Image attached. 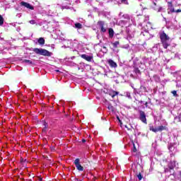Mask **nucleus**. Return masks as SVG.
<instances>
[{"label":"nucleus","mask_w":181,"mask_h":181,"mask_svg":"<svg viewBox=\"0 0 181 181\" xmlns=\"http://www.w3.org/2000/svg\"><path fill=\"white\" fill-rule=\"evenodd\" d=\"M47 128L48 127H43L42 132H47Z\"/></svg>","instance_id":"de8ad7c7"},{"label":"nucleus","mask_w":181,"mask_h":181,"mask_svg":"<svg viewBox=\"0 0 181 181\" xmlns=\"http://www.w3.org/2000/svg\"><path fill=\"white\" fill-rule=\"evenodd\" d=\"M126 97H127V98H129V100L132 98V97L131 96V93L129 92L126 93Z\"/></svg>","instance_id":"ea45409f"},{"label":"nucleus","mask_w":181,"mask_h":181,"mask_svg":"<svg viewBox=\"0 0 181 181\" xmlns=\"http://www.w3.org/2000/svg\"><path fill=\"white\" fill-rule=\"evenodd\" d=\"M108 15H110V12H107V11L103 12L104 16H108Z\"/></svg>","instance_id":"c03bdc74"},{"label":"nucleus","mask_w":181,"mask_h":181,"mask_svg":"<svg viewBox=\"0 0 181 181\" xmlns=\"http://www.w3.org/2000/svg\"><path fill=\"white\" fill-rule=\"evenodd\" d=\"M122 4H124V5H129V3H128V0H120Z\"/></svg>","instance_id":"a19ab883"},{"label":"nucleus","mask_w":181,"mask_h":181,"mask_svg":"<svg viewBox=\"0 0 181 181\" xmlns=\"http://www.w3.org/2000/svg\"><path fill=\"white\" fill-rule=\"evenodd\" d=\"M2 25H4V17L0 14V26H2Z\"/></svg>","instance_id":"e433bc0d"},{"label":"nucleus","mask_w":181,"mask_h":181,"mask_svg":"<svg viewBox=\"0 0 181 181\" xmlns=\"http://www.w3.org/2000/svg\"><path fill=\"white\" fill-rule=\"evenodd\" d=\"M67 45H64V47H69L72 50V52H76L78 54V52L80 50H83V45L81 43H78V41L74 40H67L66 41Z\"/></svg>","instance_id":"f257e3e1"},{"label":"nucleus","mask_w":181,"mask_h":181,"mask_svg":"<svg viewBox=\"0 0 181 181\" xmlns=\"http://www.w3.org/2000/svg\"><path fill=\"white\" fill-rule=\"evenodd\" d=\"M86 142H87V140H86V139H82V143L86 144Z\"/></svg>","instance_id":"13d9d810"},{"label":"nucleus","mask_w":181,"mask_h":181,"mask_svg":"<svg viewBox=\"0 0 181 181\" xmlns=\"http://www.w3.org/2000/svg\"><path fill=\"white\" fill-rule=\"evenodd\" d=\"M77 170H79L80 172H83L84 170V168L81 165L80 163V158H76L74 162Z\"/></svg>","instance_id":"6e6552de"},{"label":"nucleus","mask_w":181,"mask_h":181,"mask_svg":"<svg viewBox=\"0 0 181 181\" xmlns=\"http://www.w3.org/2000/svg\"><path fill=\"white\" fill-rule=\"evenodd\" d=\"M122 18H124L125 19L124 21H127V23L131 21V16L129 14H123Z\"/></svg>","instance_id":"393cba45"},{"label":"nucleus","mask_w":181,"mask_h":181,"mask_svg":"<svg viewBox=\"0 0 181 181\" xmlns=\"http://www.w3.org/2000/svg\"><path fill=\"white\" fill-rule=\"evenodd\" d=\"M122 15H124V13L122 12H120L119 13V17L120 18V19H121V18H122Z\"/></svg>","instance_id":"3c124183"},{"label":"nucleus","mask_w":181,"mask_h":181,"mask_svg":"<svg viewBox=\"0 0 181 181\" xmlns=\"http://www.w3.org/2000/svg\"><path fill=\"white\" fill-rule=\"evenodd\" d=\"M153 78L156 83H159V81H160V78L158 75H154Z\"/></svg>","instance_id":"c85d7f7f"},{"label":"nucleus","mask_w":181,"mask_h":181,"mask_svg":"<svg viewBox=\"0 0 181 181\" xmlns=\"http://www.w3.org/2000/svg\"><path fill=\"white\" fill-rule=\"evenodd\" d=\"M128 23V21L125 20H120L119 22H117V25L119 26H125Z\"/></svg>","instance_id":"aec40b11"},{"label":"nucleus","mask_w":181,"mask_h":181,"mask_svg":"<svg viewBox=\"0 0 181 181\" xmlns=\"http://www.w3.org/2000/svg\"><path fill=\"white\" fill-rule=\"evenodd\" d=\"M172 180H180L181 181V171L176 175V173H173V177H171Z\"/></svg>","instance_id":"f8f14e48"},{"label":"nucleus","mask_w":181,"mask_h":181,"mask_svg":"<svg viewBox=\"0 0 181 181\" xmlns=\"http://www.w3.org/2000/svg\"><path fill=\"white\" fill-rule=\"evenodd\" d=\"M47 15H48V16H54L55 13L54 12H52L51 10H49L48 11Z\"/></svg>","instance_id":"c9c22d12"},{"label":"nucleus","mask_w":181,"mask_h":181,"mask_svg":"<svg viewBox=\"0 0 181 181\" xmlns=\"http://www.w3.org/2000/svg\"><path fill=\"white\" fill-rule=\"evenodd\" d=\"M139 104H144V101L143 100H137Z\"/></svg>","instance_id":"bf43d9fd"},{"label":"nucleus","mask_w":181,"mask_h":181,"mask_svg":"<svg viewBox=\"0 0 181 181\" xmlns=\"http://www.w3.org/2000/svg\"><path fill=\"white\" fill-rule=\"evenodd\" d=\"M175 12L176 13H179L180 12H181V9H177V10H175Z\"/></svg>","instance_id":"864d4df0"},{"label":"nucleus","mask_w":181,"mask_h":181,"mask_svg":"<svg viewBox=\"0 0 181 181\" xmlns=\"http://www.w3.org/2000/svg\"><path fill=\"white\" fill-rule=\"evenodd\" d=\"M98 26L100 30L101 33H105L108 29V25L105 21H100L98 22Z\"/></svg>","instance_id":"423d86ee"},{"label":"nucleus","mask_w":181,"mask_h":181,"mask_svg":"<svg viewBox=\"0 0 181 181\" xmlns=\"http://www.w3.org/2000/svg\"><path fill=\"white\" fill-rule=\"evenodd\" d=\"M69 60L70 58L60 59V63H62V64H65L66 66H72L73 67H76L78 70L83 71L86 64L81 62L78 64Z\"/></svg>","instance_id":"f03ea898"},{"label":"nucleus","mask_w":181,"mask_h":181,"mask_svg":"<svg viewBox=\"0 0 181 181\" xmlns=\"http://www.w3.org/2000/svg\"><path fill=\"white\" fill-rule=\"evenodd\" d=\"M59 103H60L61 105H62V107H64V100H62L59 101Z\"/></svg>","instance_id":"49530a36"},{"label":"nucleus","mask_w":181,"mask_h":181,"mask_svg":"<svg viewBox=\"0 0 181 181\" xmlns=\"http://www.w3.org/2000/svg\"><path fill=\"white\" fill-rule=\"evenodd\" d=\"M168 129V127H166V126H158L157 127V132H162V131H165Z\"/></svg>","instance_id":"5701e85b"},{"label":"nucleus","mask_w":181,"mask_h":181,"mask_svg":"<svg viewBox=\"0 0 181 181\" xmlns=\"http://www.w3.org/2000/svg\"><path fill=\"white\" fill-rule=\"evenodd\" d=\"M130 86L132 87V88H133V93H134L135 89H136V88L134 87V83H130Z\"/></svg>","instance_id":"37998d69"},{"label":"nucleus","mask_w":181,"mask_h":181,"mask_svg":"<svg viewBox=\"0 0 181 181\" xmlns=\"http://www.w3.org/2000/svg\"><path fill=\"white\" fill-rule=\"evenodd\" d=\"M149 129H150V131H152L153 132H158V129H157V127L155 128V127H153V126H152V125L149 127Z\"/></svg>","instance_id":"f704fd0d"},{"label":"nucleus","mask_w":181,"mask_h":181,"mask_svg":"<svg viewBox=\"0 0 181 181\" xmlns=\"http://www.w3.org/2000/svg\"><path fill=\"white\" fill-rule=\"evenodd\" d=\"M20 5L21 6H24V8H27V9H30V11H33V9H35V7L28 2L21 1Z\"/></svg>","instance_id":"1a4fd4ad"},{"label":"nucleus","mask_w":181,"mask_h":181,"mask_svg":"<svg viewBox=\"0 0 181 181\" xmlns=\"http://www.w3.org/2000/svg\"><path fill=\"white\" fill-rule=\"evenodd\" d=\"M109 37L112 38L114 37V29L109 28L108 29Z\"/></svg>","instance_id":"bb28decb"},{"label":"nucleus","mask_w":181,"mask_h":181,"mask_svg":"<svg viewBox=\"0 0 181 181\" xmlns=\"http://www.w3.org/2000/svg\"><path fill=\"white\" fill-rule=\"evenodd\" d=\"M81 57H82V59H84L85 60H86V62H91V56L83 54L81 55Z\"/></svg>","instance_id":"2eb2a0df"},{"label":"nucleus","mask_w":181,"mask_h":181,"mask_svg":"<svg viewBox=\"0 0 181 181\" xmlns=\"http://www.w3.org/2000/svg\"><path fill=\"white\" fill-rule=\"evenodd\" d=\"M75 28L76 29H81V28H83V25L80 23H75Z\"/></svg>","instance_id":"2f4dec72"},{"label":"nucleus","mask_w":181,"mask_h":181,"mask_svg":"<svg viewBox=\"0 0 181 181\" xmlns=\"http://www.w3.org/2000/svg\"><path fill=\"white\" fill-rule=\"evenodd\" d=\"M42 124L44 127L49 128V124L46 122V120H42Z\"/></svg>","instance_id":"72a5a7b5"},{"label":"nucleus","mask_w":181,"mask_h":181,"mask_svg":"<svg viewBox=\"0 0 181 181\" xmlns=\"http://www.w3.org/2000/svg\"><path fill=\"white\" fill-rule=\"evenodd\" d=\"M107 63L110 67H113L114 69H116L117 66L115 62H114L112 59H108Z\"/></svg>","instance_id":"ddd939ff"},{"label":"nucleus","mask_w":181,"mask_h":181,"mask_svg":"<svg viewBox=\"0 0 181 181\" xmlns=\"http://www.w3.org/2000/svg\"><path fill=\"white\" fill-rule=\"evenodd\" d=\"M137 177H138L139 180H142V178L144 177V176H142V174H141V173H139L137 175Z\"/></svg>","instance_id":"58836bf2"},{"label":"nucleus","mask_w":181,"mask_h":181,"mask_svg":"<svg viewBox=\"0 0 181 181\" xmlns=\"http://www.w3.org/2000/svg\"><path fill=\"white\" fill-rule=\"evenodd\" d=\"M178 119H179L180 121H181V112L180 113V115H179V116H178Z\"/></svg>","instance_id":"680f3d73"},{"label":"nucleus","mask_w":181,"mask_h":181,"mask_svg":"<svg viewBox=\"0 0 181 181\" xmlns=\"http://www.w3.org/2000/svg\"><path fill=\"white\" fill-rule=\"evenodd\" d=\"M53 33H54V35H56L57 38L59 37V36H62V31H60V30H59V29H55L53 31Z\"/></svg>","instance_id":"412c9836"},{"label":"nucleus","mask_w":181,"mask_h":181,"mask_svg":"<svg viewBox=\"0 0 181 181\" xmlns=\"http://www.w3.org/2000/svg\"><path fill=\"white\" fill-rule=\"evenodd\" d=\"M168 168H170V169H172L173 170L175 169V168H176V161L173 160L171 161L170 163H169L168 164Z\"/></svg>","instance_id":"4468645a"},{"label":"nucleus","mask_w":181,"mask_h":181,"mask_svg":"<svg viewBox=\"0 0 181 181\" xmlns=\"http://www.w3.org/2000/svg\"><path fill=\"white\" fill-rule=\"evenodd\" d=\"M112 45L115 49H117V47H118L119 45V41H115V42H112Z\"/></svg>","instance_id":"7c9ffc66"},{"label":"nucleus","mask_w":181,"mask_h":181,"mask_svg":"<svg viewBox=\"0 0 181 181\" xmlns=\"http://www.w3.org/2000/svg\"><path fill=\"white\" fill-rule=\"evenodd\" d=\"M130 19H131L132 22L134 24V22H135V19H134V18H131Z\"/></svg>","instance_id":"e2e57ef3"},{"label":"nucleus","mask_w":181,"mask_h":181,"mask_svg":"<svg viewBox=\"0 0 181 181\" xmlns=\"http://www.w3.org/2000/svg\"><path fill=\"white\" fill-rule=\"evenodd\" d=\"M133 37H134V36H132L131 35H127V39H132Z\"/></svg>","instance_id":"8fccbe9b"},{"label":"nucleus","mask_w":181,"mask_h":181,"mask_svg":"<svg viewBox=\"0 0 181 181\" xmlns=\"http://www.w3.org/2000/svg\"><path fill=\"white\" fill-rule=\"evenodd\" d=\"M148 104H149L148 102H145L144 103V105L146 108H148Z\"/></svg>","instance_id":"6e6d98bb"},{"label":"nucleus","mask_w":181,"mask_h":181,"mask_svg":"<svg viewBox=\"0 0 181 181\" xmlns=\"http://www.w3.org/2000/svg\"><path fill=\"white\" fill-rule=\"evenodd\" d=\"M173 148V146H169V147H168L169 151H172V148Z\"/></svg>","instance_id":"774afa93"},{"label":"nucleus","mask_w":181,"mask_h":181,"mask_svg":"<svg viewBox=\"0 0 181 181\" xmlns=\"http://www.w3.org/2000/svg\"><path fill=\"white\" fill-rule=\"evenodd\" d=\"M107 110H110V111H112V112H114L115 111V108L110 103H107Z\"/></svg>","instance_id":"a878e982"},{"label":"nucleus","mask_w":181,"mask_h":181,"mask_svg":"<svg viewBox=\"0 0 181 181\" xmlns=\"http://www.w3.org/2000/svg\"><path fill=\"white\" fill-rule=\"evenodd\" d=\"M165 173H167L168 175V177H170L172 179V177H173V172H175L174 170L170 169V168H166L164 170Z\"/></svg>","instance_id":"9b49d317"},{"label":"nucleus","mask_w":181,"mask_h":181,"mask_svg":"<svg viewBox=\"0 0 181 181\" xmlns=\"http://www.w3.org/2000/svg\"><path fill=\"white\" fill-rule=\"evenodd\" d=\"M160 47V44H156V45L153 47V49H155V48L158 49V47Z\"/></svg>","instance_id":"a18cd8bd"},{"label":"nucleus","mask_w":181,"mask_h":181,"mask_svg":"<svg viewBox=\"0 0 181 181\" xmlns=\"http://www.w3.org/2000/svg\"><path fill=\"white\" fill-rule=\"evenodd\" d=\"M163 20L165 21L166 25H168V23H169V21H168L166 20V18L163 17Z\"/></svg>","instance_id":"603ef678"},{"label":"nucleus","mask_w":181,"mask_h":181,"mask_svg":"<svg viewBox=\"0 0 181 181\" xmlns=\"http://www.w3.org/2000/svg\"><path fill=\"white\" fill-rule=\"evenodd\" d=\"M57 5L58 8H61V9H62V11H63V9H71V8H73V7H70V6H67V5L66 6H62L59 4H57Z\"/></svg>","instance_id":"b1692460"},{"label":"nucleus","mask_w":181,"mask_h":181,"mask_svg":"<svg viewBox=\"0 0 181 181\" xmlns=\"http://www.w3.org/2000/svg\"><path fill=\"white\" fill-rule=\"evenodd\" d=\"M22 63H25V64H28V66H33L35 64V62H32L29 59H24L23 60Z\"/></svg>","instance_id":"4be33fe9"},{"label":"nucleus","mask_w":181,"mask_h":181,"mask_svg":"<svg viewBox=\"0 0 181 181\" xmlns=\"http://www.w3.org/2000/svg\"><path fill=\"white\" fill-rule=\"evenodd\" d=\"M26 160H24L23 158H21V163H23V162H25Z\"/></svg>","instance_id":"4d7b16f0"},{"label":"nucleus","mask_w":181,"mask_h":181,"mask_svg":"<svg viewBox=\"0 0 181 181\" xmlns=\"http://www.w3.org/2000/svg\"><path fill=\"white\" fill-rule=\"evenodd\" d=\"M94 11H95V12H98V8H94Z\"/></svg>","instance_id":"338daca9"},{"label":"nucleus","mask_w":181,"mask_h":181,"mask_svg":"<svg viewBox=\"0 0 181 181\" xmlns=\"http://www.w3.org/2000/svg\"><path fill=\"white\" fill-rule=\"evenodd\" d=\"M171 93H173V97H179V95L176 90H173Z\"/></svg>","instance_id":"4c0bfd02"},{"label":"nucleus","mask_w":181,"mask_h":181,"mask_svg":"<svg viewBox=\"0 0 181 181\" xmlns=\"http://www.w3.org/2000/svg\"><path fill=\"white\" fill-rule=\"evenodd\" d=\"M16 16H17V18H21V16H22V14L18 13V14L16 15Z\"/></svg>","instance_id":"052dcab7"},{"label":"nucleus","mask_w":181,"mask_h":181,"mask_svg":"<svg viewBox=\"0 0 181 181\" xmlns=\"http://www.w3.org/2000/svg\"><path fill=\"white\" fill-rule=\"evenodd\" d=\"M15 9L16 11H21V9L22 8H21V6H18V7H15Z\"/></svg>","instance_id":"09e8293b"},{"label":"nucleus","mask_w":181,"mask_h":181,"mask_svg":"<svg viewBox=\"0 0 181 181\" xmlns=\"http://www.w3.org/2000/svg\"><path fill=\"white\" fill-rule=\"evenodd\" d=\"M33 52L36 53V54H40V56H47L48 57H50L53 54V53L43 48H34L33 49Z\"/></svg>","instance_id":"39448f33"},{"label":"nucleus","mask_w":181,"mask_h":181,"mask_svg":"<svg viewBox=\"0 0 181 181\" xmlns=\"http://www.w3.org/2000/svg\"><path fill=\"white\" fill-rule=\"evenodd\" d=\"M134 71L135 74H136L137 76H141V71L139 70V68H134Z\"/></svg>","instance_id":"cd10ccee"},{"label":"nucleus","mask_w":181,"mask_h":181,"mask_svg":"<svg viewBox=\"0 0 181 181\" xmlns=\"http://www.w3.org/2000/svg\"><path fill=\"white\" fill-rule=\"evenodd\" d=\"M84 70H86V71H90V70H91V65L85 64Z\"/></svg>","instance_id":"473e14b6"},{"label":"nucleus","mask_w":181,"mask_h":181,"mask_svg":"<svg viewBox=\"0 0 181 181\" xmlns=\"http://www.w3.org/2000/svg\"><path fill=\"white\" fill-rule=\"evenodd\" d=\"M152 91V89L149 87L145 86V81H140V88L137 89H134V94L136 95H146V93Z\"/></svg>","instance_id":"7ed1b4c3"},{"label":"nucleus","mask_w":181,"mask_h":181,"mask_svg":"<svg viewBox=\"0 0 181 181\" xmlns=\"http://www.w3.org/2000/svg\"><path fill=\"white\" fill-rule=\"evenodd\" d=\"M139 119L143 122V124H148L146 122V115L145 114V112L143 110H139Z\"/></svg>","instance_id":"0eeeda50"},{"label":"nucleus","mask_w":181,"mask_h":181,"mask_svg":"<svg viewBox=\"0 0 181 181\" xmlns=\"http://www.w3.org/2000/svg\"><path fill=\"white\" fill-rule=\"evenodd\" d=\"M141 35L144 36L147 40L149 39V37H151V34H149V32L148 30L141 32Z\"/></svg>","instance_id":"dca6fc26"},{"label":"nucleus","mask_w":181,"mask_h":181,"mask_svg":"<svg viewBox=\"0 0 181 181\" xmlns=\"http://www.w3.org/2000/svg\"><path fill=\"white\" fill-rule=\"evenodd\" d=\"M133 152H136V148L135 146L134 147Z\"/></svg>","instance_id":"69168bd1"},{"label":"nucleus","mask_w":181,"mask_h":181,"mask_svg":"<svg viewBox=\"0 0 181 181\" xmlns=\"http://www.w3.org/2000/svg\"><path fill=\"white\" fill-rule=\"evenodd\" d=\"M29 23H30V25H35L36 24V21L35 20H31L29 21Z\"/></svg>","instance_id":"79ce46f5"},{"label":"nucleus","mask_w":181,"mask_h":181,"mask_svg":"<svg viewBox=\"0 0 181 181\" xmlns=\"http://www.w3.org/2000/svg\"><path fill=\"white\" fill-rule=\"evenodd\" d=\"M118 94H119V93L114 90L110 94V95H111L112 98H114V97H115V95H118Z\"/></svg>","instance_id":"c756f323"},{"label":"nucleus","mask_w":181,"mask_h":181,"mask_svg":"<svg viewBox=\"0 0 181 181\" xmlns=\"http://www.w3.org/2000/svg\"><path fill=\"white\" fill-rule=\"evenodd\" d=\"M153 5L155 6L153 7V9H154V11H157V12H162L163 11V7H156V3L153 2Z\"/></svg>","instance_id":"a211bd4d"},{"label":"nucleus","mask_w":181,"mask_h":181,"mask_svg":"<svg viewBox=\"0 0 181 181\" xmlns=\"http://www.w3.org/2000/svg\"><path fill=\"white\" fill-rule=\"evenodd\" d=\"M85 93H86V96L88 97V100H91V97L90 96V94H91V88H86Z\"/></svg>","instance_id":"6ab92c4d"},{"label":"nucleus","mask_w":181,"mask_h":181,"mask_svg":"<svg viewBox=\"0 0 181 181\" xmlns=\"http://www.w3.org/2000/svg\"><path fill=\"white\" fill-rule=\"evenodd\" d=\"M37 42L38 43V45H40V46H43V45H45V40L44 37H40L37 39Z\"/></svg>","instance_id":"f3484780"},{"label":"nucleus","mask_w":181,"mask_h":181,"mask_svg":"<svg viewBox=\"0 0 181 181\" xmlns=\"http://www.w3.org/2000/svg\"><path fill=\"white\" fill-rule=\"evenodd\" d=\"M51 49H54V44L51 45Z\"/></svg>","instance_id":"0e129e2a"},{"label":"nucleus","mask_w":181,"mask_h":181,"mask_svg":"<svg viewBox=\"0 0 181 181\" xmlns=\"http://www.w3.org/2000/svg\"><path fill=\"white\" fill-rule=\"evenodd\" d=\"M168 15H170V13H174L175 12V7L173 6V4H172V1L168 2Z\"/></svg>","instance_id":"9d476101"},{"label":"nucleus","mask_w":181,"mask_h":181,"mask_svg":"<svg viewBox=\"0 0 181 181\" xmlns=\"http://www.w3.org/2000/svg\"><path fill=\"white\" fill-rule=\"evenodd\" d=\"M86 3L90 4H91V0H86Z\"/></svg>","instance_id":"5fc2aeb1"},{"label":"nucleus","mask_w":181,"mask_h":181,"mask_svg":"<svg viewBox=\"0 0 181 181\" xmlns=\"http://www.w3.org/2000/svg\"><path fill=\"white\" fill-rule=\"evenodd\" d=\"M158 35L163 47L164 49H168V47L170 46V42H169L170 37H169V35H166V33H165V31H160Z\"/></svg>","instance_id":"20e7f679"}]
</instances>
